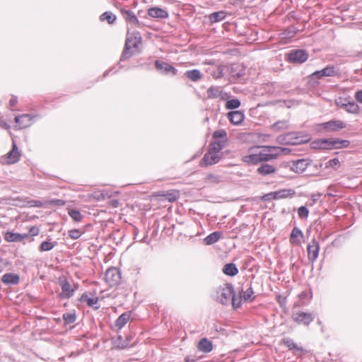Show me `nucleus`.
I'll list each match as a JSON object with an SVG mask.
<instances>
[{
	"instance_id": "f257e3e1",
	"label": "nucleus",
	"mask_w": 362,
	"mask_h": 362,
	"mask_svg": "<svg viewBox=\"0 0 362 362\" xmlns=\"http://www.w3.org/2000/svg\"><path fill=\"white\" fill-rule=\"evenodd\" d=\"M282 151L287 152L288 149L273 146L252 147L249 149L248 154L243 157V160L249 165H257L276 159Z\"/></svg>"
},
{
	"instance_id": "f03ea898",
	"label": "nucleus",
	"mask_w": 362,
	"mask_h": 362,
	"mask_svg": "<svg viewBox=\"0 0 362 362\" xmlns=\"http://www.w3.org/2000/svg\"><path fill=\"white\" fill-rule=\"evenodd\" d=\"M234 294V288L231 284H226L217 288L216 292V300L223 305L230 303L231 298Z\"/></svg>"
},
{
	"instance_id": "7ed1b4c3",
	"label": "nucleus",
	"mask_w": 362,
	"mask_h": 362,
	"mask_svg": "<svg viewBox=\"0 0 362 362\" xmlns=\"http://www.w3.org/2000/svg\"><path fill=\"white\" fill-rule=\"evenodd\" d=\"M310 140L308 136H295V133L289 132L277 136L276 141L281 145H297L308 142Z\"/></svg>"
},
{
	"instance_id": "20e7f679",
	"label": "nucleus",
	"mask_w": 362,
	"mask_h": 362,
	"mask_svg": "<svg viewBox=\"0 0 362 362\" xmlns=\"http://www.w3.org/2000/svg\"><path fill=\"white\" fill-rule=\"evenodd\" d=\"M346 127V124L341 120L333 119L317 125L319 132H332Z\"/></svg>"
},
{
	"instance_id": "39448f33",
	"label": "nucleus",
	"mask_w": 362,
	"mask_h": 362,
	"mask_svg": "<svg viewBox=\"0 0 362 362\" xmlns=\"http://www.w3.org/2000/svg\"><path fill=\"white\" fill-rule=\"evenodd\" d=\"M59 284L60 285L62 288L60 297L62 299H69L70 298H71L74 295L75 291L78 288V284H74V287H71L69 281L64 277L59 278Z\"/></svg>"
},
{
	"instance_id": "423d86ee",
	"label": "nucleus",
	"mask_w": 362,
	"mask_h": 362,
	"mask_svg": "<svg viewBox=\"0 0 362 362\" xmlns=\"http://www.w3.org/2000/svg\"><path fill=\"white\" fill-rule=\"evenodd\" d=\"M336 105L339 108L345 110L347 112L357 114L359 112L358 105L353 100L346 98H339L336 100Z\"/></svg>"
},
{
	"instance_id": "0eeeda50",
	"label": "nucleus",
	"mask_w": 362,
	"mask_h": 362,
	"mask_svg": "<svg viewBox=\"0 0 362 362\" xmlns=\"http://www.w3.org/2000/svg\"><path fill=\"white\" fill-rule=\"evenodd\" d=\"M338 75H339V69L333 65H329L321 70L315 71L311 74L310 78L315 80V78H322L324 76H336Z\"/></svg>"
},
{
	"instance_id": "6e6552de",
	"label": "nucleus",
	"mask_w": 362,
	"mask_h": 362,
	"mask_svg": "<svg viewBox=\"0 0 362 362\" xmlns=\"http://www.w3.org/2000/svg\"><path fill=\"white\" fill-rule=\"evenodd\" d=\"M121 279V274L115 267L109 268L105 274V280L110 286H115L119 284Z\"/></svg>"
},
{
	"instance_id": "1a4fd4ad",
	"label": "nucleus",
	"mask_w": 362,
	"mask_h": 362,
	"mask_svg": "<svg viewBox=\"0 0 362 362\" xmlns=\"http://www.w3.org/2000/svg\"><path fill=\"white\" fill-rule=\"evenodd\" d=\"M308 58V54L303 49H296L291 51L288 54L289 62L296 64H302Z\"/></svg>"
},
{
	"instance_id": "9d476101",
	"label": "nucleus",
	"mask_w": 362,
	"mask_h": 362,
	"mask_svg": "<svg viewBox=\"0 0 362 362\" xmlns=\"http://www.w3.org/2000/svg\"><path fill=\"white\" fill-rule=\"evenodd\" d=\"M292 319L298 324L308 326L315 319V316L310 313L296 312L292 315Z\"/></svg>"
},
{
	"instance_id": "9b49d317",
	"label": "nucleus",
	"mask_w": 362,
	"mask_h": 362,
	"mask_svg": "<svg viewBox=\"0 0 362 362\" xmlns=\"http://www.w3.org/2000/svg\"><path fill=\"white\" fill-rule=\"evenodd\" d=\"M221 158V157L220 154H216L214 153L207 151L200 160L199 165L202 168L212 165L218 163Z\"/></svg>"
},
{
	"instance_id": "f8f14e48",
	"label": "nucleus",
	"mask_w": 362,
	"mask_h": 362,
	"mask_svg": "<svg viewBox=\"0 0 362 362\" xmlns=\"http://www.w3.org/2000/svg\"><path fill=\"white\" fill-rule=\"evenodd\" d=\"M308 257L310 261L314 262L318 257L320 252L319 242L313 238L308 245Z\"/></svg>"
},
{
	"instance_id": "ddd939ff",
	"label": "nucleus",
	"mask_w": 362,
	"mask_h": 362,
	"mask_svg": "<svg viewBox=\"0 0 362 362\" xmlns=\"http://www.w3.org/2000/svg\"><path fill=\"white\" fill-rule=\"evenodd\" d=\"M313 149H333L332 139H319L313 141L310 144Z\"/></svg>"
},
{
	"instance_id": "4468645a",
	"label": "nucleus",
	"mask_w": 362,
	"mask_h": 362,
	"mask_svg": "<svg viewBox=\"0 0 362 362\" xmlns=\"http://www.w3.org/2000/svg\"><path fill=\"white\" fill-rule=\"evenodd\" d=\"M155 66L158 71L165 74L171 73L173 76H175L177 72V70L173 65L160 60L155 62Z\"/></svg>"
},
{
	"instance_id": "2eb2a0df",
	"label": "nucleus",
	"mask_w": 362,
	"mask_h": 362,
	"mask_svg": "<svg viewBox=\"0 0 362 362\" xmlns=\"http://www.w3.org/2000/svg\"><path fill=\"white\" fill-rule=\"evenodd\" d=\"M207 96L209 98L215 99L220 98L222 100H226L229 96L228 93L223 91L218 86H211L207 90Z\"/></svg>"
},
{
	"instance_id": "dca6fc26",
	"label": "nucleus",
	"mask_w": 362,
	"mask_h": 362,
	"mask_svg": "<svg viewBox=\"0 0 362 362\" xmlns=\"http://www.w3.org/2000/svg\"><path fill=\"white\" fill-rule=\"evenodd\" d=\"M35 115L23 114L15 117V122L20 129H24L30 127L32 124V119Z\"/></svg>"
},
{
	"instance_id": "f3484780",
	"label": "nucleus",
	"mask_w": 362,
	"mask_h": 362,
	"mask_svg": "<svg viewBox=\"0 0 362 362\" xmlns=\"http://www.w3.org/2000/svg\"><path fill=\"white\" fill-rule=\"evenodd\" d=\"M141 36L139 32L128 33L125 45L130 48H137L139 45L141 43Z\"/></svg>"
},
{
	"instance_id": "a211bd4d",
	"label": "nucleus",
	"mask_w": 362,
	"mask_h": 362,
	"mask_svg": "<svg viewBox=\"0 0 362 362\" xmlns=\"http://www.w3.org/2000/svg\"><path fill=\"white\" fill-rule=\"evenodd\" d=\"M310 163L307 159H299L292 162L291 169L296 173H303L308 167Z\"/></svg>"
},
{
	"instance_id": "6ab92c4d",
	"label": "nucleus",
	"mask_w": 362,
	"mask_h": 362,
	"mask_svg": "<svg viewBox=\"0 0 362 362\" xmlns=\"http://www.w3.org/2000/svg\"><path fill=\"white\" fill-rule=\"evenodd\" d=\"M228 118L232 124L239 125L243 122L245 115L241 111L234 110L228 113Z\"/></svg>"
},
{
	"instance_id": "aec40b11",
	"label": "nucleus",
	"mask_w": 362,
	"mask_h": 362,
	"mask_svg": "<svg viewBox=\"0 0 362 362\" xmlns=\"http://www.w3.org/2000/svg\"><path fill=\"white\" fill-rule=\"evenodd\" d=\"M29 237L28 233H13V232H6L4 235V239L7 242L10 243H15V242H21L23 240Z\"/></svg>"
},
{
	"instance_id": "412c9836",
	"label": "nucleus",
	"mask_w": 362,
	"mask_h": 362,
	"mask_svg": "<svg viewBox=\"0 0 362 362\" xmlns=\"http://www.w3.org/2000/svg\"><path fill=\"white\" fill-rule=\"evenodd\" d=\"M121 13L128 23L139 27L140 22L136 15L131 11L124 8L121 9Z\"/></svg>"
},
{
	"instance_id": "4be33fe9",
	"label": "nucleus",
	"mask_w": 362,
	"mask_h": 362,
	"mask_svg": "<svg viewBox=\"0 0 362 362\" xmlns=\"http://www.w3.org/2000/svg\"><path fill=\"white\" fill-rule=\"evenodd\" d=\"M1 280L6 285H17L20 281V276L14 273H6Z\"/></svg>"
},
{
	"instance_id": "5701e85b",
	"label": "nucleus",
	"mask_w": 362,
	"mask_h": 362,
	"mask_svg": "<svg viewBox=\"0 0 362 362\" xmlns=\"http://www.w3.org/2000/svg\"><path fill=\"white\" fill-rule=\"evenodd\" d=\"M148 14L149 16L156 18H167L168 17V13L167 11L158 8V7H153L148 10Z\"/></svg>"
},
{
	"instance_id": "b1692460",
	"label": "nucleus",
	"mask_w": 362,
	"mask_h": 362,
	"mask_svg": "<svg viewBox=\"0 0 362 362\" xmlns=\"http://www.w3.org/2000/svg\"><path fill=\"white\" fill-rule=\"evenodd\" d=\"M79 300L81 303H86L89 307L93 308L95 310H98L100 308V305H98V298L89 297L86 293L81 295Z\"/></svg>"
},
{
	"instance_id": "393cba45",
	"label": "nucleus",
	"mask_w": 362,
	"mask_h": 362,
	"mask_svg": "<svg viewBox=\"0 0 362 362\" xmlns=\"http://www.w3.org/2000/svg\"><path fill=\"white\" fill-rule=\"evenodd\" d=\"M281 341L289 350H293L295 354H296L298 351L305 352L303 347L298 346L291 338H284Z\"/></svg>"
},
{
	"instance_id": "a878e982",
	"label": "nucleus",
	"mask_w": 362,
	"mask_h": 362,
	"mask_svg": "<svg viewBox=\"0 0 362 362\" xmlns=\"http://www.w3.org/2000/svg\"><path fill=\"white\" fill-rule=\"evenodd\" d=\"M222 237V232L214 231L208 235L204 240L203 242L206 245H211L217 243Z\"/></svg>"
},
{
	"instance_id": "bb28decb",
	"label": "nucleus",
	"mask_w": 362,
	"mask_h": 362,
	"mask_svg": "<svg viewBox=\"0 0 362 362\" xmlns=\"http://www.w3.org/2000/svg\"><path fill=\"white\" fill-rule=\"evenodd\" d=\"M276 168L270 164L264 163L257 169V173L262 175L266 176L274 173Z\"/></svg>"
},
{
	"instance_id": "cd10ccee",
	"label": "nucleus",
	"mask_w": 362,
	"mask_h": 362,
	"mask_svg": "<svg viewBox=\"0 0 362 362\" xmlns=\"http://www.w3.org/2000/svg\"><path fill=\"white\" fill-rule=\"evenodd\" d=\"M130 317H131V313L129 312H125V313H122L115 320V326L117 328H118L119 329H121L128 322Z\"/></svg>"
},
{
	"instance_id": "c85d7f7f",
	"label": "nucleus",
	"mask_w": 362,
	"mask_h": 362,
	"mask_svg": "<svg viewBox=\"0 0 362 362\" xmlns=\"http://www.w3.org/2000/svg\"><path fill=\"white\" fill-rule=\"evenodd\" d=\"M298 237L303 238V233L302 230L297 228L294 227L293 230H291V235H290V242L291 244H296L298 245L300 243V240L299 239H297Z\"/></svg>"
},
{
	"instance_id": "c756f323",
	"label": "nucleus",
	"mask_w": 362,
	"mask_h": 362,
	"mask_svg": "<svg viewBox=\"0 0 362 362\" xmlns=\"http://www.w3.org/2000/svg\"><path fill=\"white\" fill-rule=\"evenodd\" d=\"M198 349L204 353H209L213 349V345L208 339L203 338L199 342Z\"/></svg>"
},
{
	"instance_id": "7c9ffc66",
	"label": "nucleus",
	"mask_w": 362,
	"mask_h": 362,
	"mask_svg": "<svg viewBox=\"0 0 362 362\" xmlns=\"http://www.w3.org/2000/svg\"><path fill=\"white\" fill-rule=\"evenodd\" d=\"M7 158L10 163H15L19 160L20 153L16 144H13L12 149L8 153Z\"/></svg>"
},
{
	"instance_id": "2f4dec72",
	"label": "nucleus",
	"mask_w": 362,
	"mask_h": 362,
	"mask_svg": "<svg viewBox=\"0 0 362 362\" xmlns=\"http://www.w3.org/2000/svg\"><path fill=\"white\" fill-rule=\"evenodd\" d=\"M223 272L229 276H234L238 273V269L234 263H228L223 267Z\"/></svg>"
},
{
	"instance_id": "473e14b6",
	"label": "nucleus",
	"mask_w": 362,
	"mask_h": 362,
	"mask_svg": "<svg viewBox=\"0 0 362 362\" xmlns=\"http://www.w3.org/2000/svg\"><path fill=\"white\" fill-rule=\"evenodd\" d=\"M226 16V13L223 11L214 12L209 15L208 18L211 23H215L223 21Z\"/></svg>"
},
{
	"instance_id": "72a5a7b5",
	"label": "nucleus",
	"mask_w": 362,
	"mask_h": 362,
	"mask_svg": "<svg viewBox=\"0 0 362 362\" xmlns=\"http://www.w3.org/2000/svg\"><path fill=\"white\" fill-rule=\"evenodd\" d=\"M186 77L193 82H197L202 77L201 71L198 69L188 70L185 72Z\"/></svg>"
},
{
	"instance_id": "f704fd0d",
	"label": "nucleus",
	"mask_w": 362,
	"mask_h": 362,
	"mask_svg": "<svg viewBox=\"0 0 362 362\" xmlns=\"http://www.w3.org/2000/svg\"><path fill=\"white\" fill-rule=\"evenodd\" d=\"M57 245V242H52L50 240H45L40 245L39 250L40 252H48L52 250Z\"/></svg>"
},
{
	"instance_id": "c9c22d12",
	"label": "nucleus",
	"mask_w": 362,
	"mask_h": 362,
	"mask_svg": "<svg viewBox=\"0 0 362 362\" xmlns=\"http://www.w3.org/2000/svg\"><path fill=\"white\" fill-rule=\"evenodd\" d=\"M349 140H344L340 139H332V146L334 149H339L342 148H348L350 146Z\"/></svg>"
},
{
	"instance_id": "e433bc0d",
	"label": "nucleus",
	"mask_w": 362,
	"mask_h": 362,
	"mask_svg": "<svg viewBox=\"0 0 362 362\" xmlns=\"http://www.w3.org/2000/svg\"><path fill=\"white\" fill-rule=\"evenodd\" d=\"M224 145L223 144V141H214L211 142L209 144V148L208 151L211 153H214L216 154H219L220 151L223 149Z\"/></svg>"
},
{
	"instance_id": "4c0bfd02",
	"label": "nucleus",
	"mask_w": 362,
	"mask_h": 362,
	"mask_svg": "<svg viewBox=\"0 0 362 362\" xmlns=\"http://www.w3.org/2000/svg\"><path fill=\"white\" fill-rule=\"evenodd\" d=\"M288 128V123L287 120H280L275 122L272 126V129L274 131H281L287 129Z\"/></svg>"
},
{
	"instance_id": "58836bf2",
	"label": "nucleus",
	"mask_w": 362,
	"mask_h": 362,
	"mask_svg": "<svg viewBox=\"0 0 362 362\" xmlns=\"http://www.w3.org/2000/svg\"><path fill=\"white\" fill-rule=\"evenodd\" d=\"M100 19L101 21H107L109 24H112L116 21V16L110 11H106L100 15Z\"/></svg>"
},
{
	"instance_id": "ea45409f",
	"label": "nucleus",
	"mask_w": 362,
	"mask_h": 362,
	"mask_svg": "<svg viewBox=\"0 0 362 362\" xmlns=\"http://www.w3.org/2000/svg\"><path fill=\"white\" fill-rule=\"evenodd\" d=\"M240 101L237 98H234L229 100L226 102V108L227 110H235L238 108L240 106Z\"/></svg>"
},
{
	"instance_id": "a19ab883",
	"label": "nucleus",
	"mask_w": 362,
	"mask_h": 362,
	"mask_svg": "<svg viewBox=\"0 0 362 362\" xmlns=\"http://www.w3.org/2000/svg\"><path fill=\"white\" fill-rule=\"evenodd\" d=\"M68 214L69 216L76 222L81 221L83 217L78 210L74 209L69 210Z\"/></svg>"
},
{
	"instance_id": "79ce46f5",
	"label": "nucleus",
	"mask_w": 362,
	"mask_h": 362,
	"mask_svg": "<svg viewBox=\"0 0 362 362\" xmlns=\"http://www.w3.org/2000/svg\"><path fill=\"white\" fill-rule=\"evenodd\" d=\"M130 47L124 45V48L120 57V62L128 59L133 55V53L130 52Z\"/></svg>"
},
{
	"instance_id": "37998d69",
	"label": "nucleus",
	"mask_w": 362,
	"mask_h": 362,
	"mask_svg": "<svg viewBox=\"0 0 362 362\" xmlns=\"http://www.w3.org/2000/svg\"><path fill=\"white\" fill-rule=\"evenodd\" d=\"M63 319L66 324H72L76 321L74 313H66L63 315Z\"/></svg>"
},
{
	"instance_id": "c03bdc74",
	"label": "nucleus",
	"mask_w": 362,
	"mask_h": 362,
	"mask_svg": "<svg viewBox=\"0 0 362 362\" xmlns=\"http://www.w3.org/2000/svg\"><path fill=\"white\" fill-rule=\"evenodd\" d=\"M298 214L300 218H307L309 215V210L305 206H301L298 209Z\"/></svg>"
},
{
	"instance_id": "a18cd8bd",
	"label": "nucleus",
	"mask_w": 362,
	"mask_h": 362,
	"mask_svg": "<svg viewBox=\"0 0 362 362\" xmlns=\"http://www.w3.org/2000/svg\"><path fill=\"white\" fill-rule=\"evenodd\" d=\"M225 66H219L216 71H214L212 74V76L214 78H221L223 77L225 72Z\"/></svg>"
},
{
	"instance_id": "49530a36",
	"label": "nucleus",
	"mask_w": 362,
	"mask_h": 362,
	"mask_svg": "<svg viewBox=\"0 0 362 362\" xmlns=\"http://www.w3.org/2000/svg\"><path fill=\"white\" fill-rule=\"evenodd\" d=\"M296 31L294 26H290L285 30L284 35L286 37L292 38L296 35Z\"/></svg>"
},
{
	"instance_id": "de8ad7c7",
	"label": "nucleus",
	"mask_w": 362,
	"mask_h": 362,
	"mask_svg": "<svg viewBox=\"0 0 362 362\" xmlns=\"http://www.w3.org/2000/svg\"><path fill=\"white\" fill-rule=\"evenodd\" d=\"M82 233L78 229H72L69 231V236L73 240L78 239Z\"/></svg>"
},
{
	"instance_id": "09e8293b",
	"label": "nucleus",
	"mask_w": 362,
	"mask_h": 362,
	"mask_svg": "<svg viewBox=\"0 0 362 362\" xmlns=\"http://www.w3.org/2000/svg\"><path fill=\"white\" fill-rule=\"evenodd\" d=\"M206 179L209 182L213 184H217L221 182L220 177L214 174H209Z\"/></svg>"
},
{
	"instance_id": "8fccbe9b",
	"label": "nucleus",
	"mask_w": 362,
	"mask_h": 362,
	"mask_svg": "<svg viewBox=\"0 0 362 362\" xmlns=\"http://www.w3.org/2000/svg\"><path fill=\"white\" fill-rule=\"evenodd\" d=\"M254 291L253 289L250 285V286L243 292V298L245 301L249 300L251 297L253 296Z\"/></svg>"
},
{
	"instance_id": "3c124183",
	"label": "nucleus",
	"mask_w": 362,
	"mask_h": 362,
	"mask_svg": "<svg viewBox=\"0 0 362 362\" xmlns=\"http://www.w3.org/2000/svg\"><path fill=\"white\" fill-rule=\"evenodd\" d=\"M214 139H226L227 133L225 130L221 129L215 131L213 134Z\"/></svg>"
},
{
	"instance_id": "603ef678",
	"label": "nucleus",
	"mask_w": 362,
	"mask_h": 362,
	"mask_svg": "<svg viewBox=\"0 0 362 362\" xmlns=\"http://www.w3.org/2000/svg\"><path fill=\"white\" fill-rule=\"evenodd\" d=\"M230 303L232 304L233 308L234 309H237V308H238L240 306L241 299L240 298H237L235 297V292H234V294H233V297L231 298Z\"/></svg>"
},
{
	"instance_id": "864d4df0",
	"label": "nucleus",
	"mask_w": 362,
	"mask_h": 362,
	"mask_svg": "<svg viewBox=\"0 0 362 362\" xmlns=\"http://www.w3.org/2000/svg\"><path fill=\"white\" fill-rule=\"evenodd\" d=\"M339 165H340L339 160V159H338V158H337L329 160L326 163V167H327V168L330 167V168H338Z\"/></svg>"
},
{
	"instance_id": "5fc2aeb1",
	"label": "nucleus",
	"mask_w": 362,
	"mask_h": 362,
	"mask_svg": "<svg viewBox=\"0 0 362 362\" xmlns=\"http://www.w3.org/2000/svg\"><path fill=\"white\" fill-rule=\"evenodd\" d=\"M50 203L57 206H64L65 204V202L63 199H53L50 201Z\"/></svg>"
},
{
	"instance_id": "6e6d98bb",
	"label": "nucleus",
	"mask_w": 362,
	"mask_h": 362,
	"mask_svg": "<svg viewBox=\"0 0 362 362\" xmlns=\"http://www.w3.org/2000/svg\"><path fill=\"white\" fill-rule=\"evenodd\" d=\"M355 98L357 102L362 104V90L356 92Z\"/></svg>"
},
{
	"instance_id": "4d7b16f0",
	"label": "nucleus",
	"mask_w": 362,
	"mask_h": 362,
	"mask_svg": "<svg viewBox=\"0 0 362 362\" xmlns=\"http://www.w3.org/2000/svg\"><path fill=\"white\" fill-rule=\"evenodd\" d=\"M29 233H30L32 235H33V236H35V235H38V233H39V229H38L37 227H35V226L31 227V228H30Z\"/></svg>"
},
{
	"instance_id": "13d9d810",
	"label": "nucleus",
	"mask_w": 362,
	"mask_h": 362,
	"mask_svg": "<svg viewBox=\"0 0 362 362\" xmlns=\"http://www.w3.org/2000/svg\"><path fill=\"white\" fill-rule=\"evenodd\" d=\"M18 103V98L16 96H12L11 99L10 100V105L11 107H14Z\"/></svg>"
},
{
	"instance_id": "bf43d9fd",
	"label": "nucleus",
	"mask_w": 362,
	"mask_h": 362,
	"mask_svg": "<svg viewBox=\"0 0 362 362\" xmlns=\"http://www.w3.org/2000/svg\"><path fill=\"white\" fill-rule=\"evenodd\" d=\"M103 199L110 198L112 195L111 193H109L107 191H103L100 194Z\"/></svg>"
},
{
	"instance_id": "052dcab7",
	"label": "nucleus",
	"mask_w": 362,
	"mask_h": 362,
	"mask_svg": "<svg viewBox=\"0 0 362 362\" xmlns=\"http://www.w3.org/2000/svg\"><path fill=\"white\" fill-rule=\"evenodd\" d=\"M31 202H32V206H37V207L42 206V203L40 201L33 200Z\"/></svg>"
},
{
	"instance_id": "680f3d73",
	"label": "nucleus",
	"mask_w": 362,
	"mask_h": 362,
	"mask_svg": "<svg viewBox=\"0 0 362 362\" xmlns=\"http://www.w3.org/2000/svg\"><path fill=\"white\" fill-rule=\"evenodd\" d=\"M110 203H111V205H112L113 207H115V208L117 207V206H118V205H119V202H118L117 200H116V199H113V200H112V201L110 202Z\"/></svg>"
},
{
	"instance_id": "e2e57ef3",
	"label": "nucleus",
	"mask_w": 362,
	"mask_h": 362,
	"mask_svg": "<svg viewBox=\"0 0 362 362\" xmlns=\"http://www.w3.org/2000/svg\"><path fill=\"white\" fill-rule=\"evenodd\" d=\"M147 240H148V235L146 234L145 236L141 240V242L147 243Z\"/></svg>"
},
{
	"instance_id": "0e129e2a",
	"label": "nucleus",
	"mask_w": 362,
	"mask_h": 362,
	"mask_svg": "<svg viewBox=\"0 0 362 362\" xmlns=\"http://www.w3.org/2000/svg\"><path fill=\"white\" fill-rule=\"evenodd\" d=\"M110 71V70H107V71H106L104 73V74H103V77H105V76L108 74V73H109Z\"/></svg>"
},
{
	"instance_id": "69168bd1",
	"label": "nucleus",
	"mask_w": 362,
	"mask_h": 362,
	"mask_svg": "<svg viewBox=\"0 0 362 362\" xmlns=\"http://www.w3.org/2000/svg\"><path fill=\"white\" fill-rule=\"evenodd\" d=\"M236 75H237V76L239 78V77H240V76L243 75V74H241V73H238Z\"/></svg>"
}]
</instances>
